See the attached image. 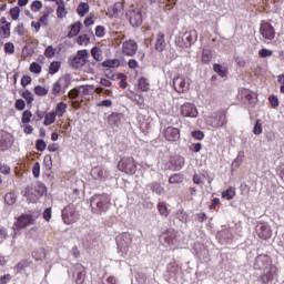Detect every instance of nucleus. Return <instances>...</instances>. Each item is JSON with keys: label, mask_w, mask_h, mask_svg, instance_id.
Segmentation results:
<instances>
[{"label": "nucleus", "mask_w": 284, "mask_h": 284, "mask_svg": "<svg viewBox=\"0 0 284 284\" xmlns=\"http://www.w3.org/2000/svg\"><path fill=\"white\" fill-rule=\"evenodd\" d=\"M10 17L13 21H19V17H21V9L19 7L11 8Z\"/></svg>", "instance_id": "e433bc0d"}, {"label": "nucleus", "mask_w": 284, "mask_h": 284, "mask_svg": "<svg viewBox=\"0 0 284 284\" xmlns=\"http://www.w3.org/2000/svg\"><path fill=\"white\" fill-rule=\"evenodd\" d=\"M155 50H158V52H163V50H165V38L163 33L156 36Z\"/></svg>", "instance_id": "393cba45"}, {"label": "nucleus", "mask_w": 284, "mask_h": 284, "mask_svg": "<svg viewBox=\"0 0 284 284\" xmlns=\"http://www.w3.org/2000/svg\"><path fill=\"white\" fill-rule=\"evenodd\" d=\"M22 97L26 99L27 103H32V101H34V94H32L30 91H24Z\"/></svg>", "instance_id": "bf43d9fd"}, {"label": "nucleus", "mask_w": 284, "mask_h": 284, "mask_svg": "<svg viewBox=\"0 0 284 284\" xmlns=\"http://www.w3.org/2000/svg\"><path fill=\"white\" fill-rule=\"evenodd\" d=\"M91 176L95 181H108V179L110 178V171H108V169L103 166H94L91 170Z\"/></svg>", "instance_id": "2eb2a0df"}, {"label": "nucleus", "mask_w": 284, "mask_h": 284, "mask_svg": "<svg viewBox=\"0 0 284 284\" xmlns=\"http://www.w3.org/2000/svg\"><path fill=\"white\" fill-rule=\"evenodd\" d=\"M14 32L19 34V37H23L26 34V28L23 27V23H20L16 27Z\"/></svg>", "instance_id": "e2e57ef3"}, {"label": "nucleus", "mask_w": 284, "mask_h": 284, "mask_svg": "<svg viewBox=\"0 0 284 284\" xmlns=\"http://www.w3.org/2000/svg\"><path fill=\"white\" fill-rule=\"evenodd\" d=\"M256 234L260 239L267 241V239H272V227H270V224L265 222H260L256 225Z\"/></svg>", "instance_id": "dca6fc26"}, {"label": "nucleus", "mask_w": 284, "mask_h": 284, "mask_svg": "<svg viewBox=\"0 0 284 284\" xmlns=\"http://www.w3.org/2000/svg\"><path fill=\"white\" fill-rule=\"evenodd\" d=\"M62 221L65 225H72V223H77V221H79V213L71 206H68L62 210Z\"/></svg>", "instance_id": "ddd939ff"}, {"label": "nucleus", "mask_w": 284, "mask_h": 284, "mask_svg": "<svg viewBox=\"0 0 284 284\" xmlns=\"http://www.w3.org/2000/svg\"><path fill=\"white\" fill-rule=\"evenodd\" d=\"M36 148L39 152H43V150H45V148H47V144L43 140H38Z\"/></svg>", "instance_id": "338daca9"}, {"label": "nucleus", "mask_w": 284, "mask_h": 284, "mask_svg": "<svg viewBox=\"0 0 284 284\" xmlns=\"http://www.w3.org/2000/svg\"><path fill=\"white\" fill-rule=\"evenodd\" d=\"M63 90H65L59 81H57L52 89H51V93L54 95V97H59L61 94V92H63Z\"/></svg>", "instance_id": "f704fd0d"}, {"label": "nucleus", "mask_w": 284, "mask_h": 284, "mask_svg": "<svg viewBox=\"0 0 284 284\" xmlns=\"http://www.w3.org/2000/svg\"><path fill=\"white\" fill-rule=\"evenodd\" d=\"M212 61V50L204 49L202 52V63H210Z\"/></svg>", "instance_id": "4c0bfd02"}, {"label": "nucleus", "mask_w": 284, "mask_h": 284, "mask_svg": "<svg viewBox=\"0 0 284 284\" xmlns=\"http://www.w3.org/2000/svg\"><path fill=\"white\" fill-rule=\"evenodd\" d=\"M163 136L166 141L174 143L181 139V130L179 128L168 126L163 131Z\"/></svg>", "instance_id": "a211bd4d"}, {"label": "nucleus", "mask_w": 284, "mask_h": 284, "mask_svg": "<svg viewBox=\"0 0 284 284\" xmlns=\"http://www.w3.org/2000/svg\"><path fill=\"white\" fill-rule=\"evenodd\" d=\"M69 274L72 275V278L77 284L85 283V267L83 265L81 264L73 265L70 268Z\"/></svg>", "instance_id": "9d476101"}, {"label": "nucleus", "mask_w": 284, "mask_h": 284, "mask_svg": "<svg viewBox=\"0 0 284 284\" xmlns=\"http://www.w3.org/2000/svg\"><path fill=\"white\" fill-rule=\"evenodd\" d=\"M50 19V12L43 13V16L39 19L41 26H48V21Z\"/></svg>", "instance_id": "0e129e2a"}, {"label": "nucleus", "mask_w": 284, "mask_h": 284, "mask_svg": "<svg viewBox=\"0 0 284 284\" xmlns=\"http://www.w3.org/2000/svg\"><path fill=\"white\" fill-rule=\"evenodd\" d=\"M110 205V195L108 194H98L93 195L91 199V209L94 214H101L108 212Z\"/></svg>", "instance_id": "7ed1b4c3"}, {"label": "nucleus", "mask_w": 284, "mask_h": 284, "mask_svg": "<svg viewBox=\"0 0 284 284\" xmlns=\"http://www.w3.org/2000/svg\"><path fill=\"white\" fill-rule=\"evenodd\" d=\"M4 203L7 205H14L17 203V194L14 192H9L4 195Z\"/></svg>", "instance_id": "c85d7f7f"}, {"label": "nucleus", "mask_w": 284, "mask_h": 284, "mask_svg": "<svg viewBox=\"0 0 284 284\" xmlns=\"http://www.w3.org/2000/svg\"><path fill=\"white\" fill-rule=\"evenodd\" d=\"M190 85H192V80L187 77L178 75L173 79V88L178 94L190 92Z\"/></svg>", "instance_id": "20e7f679"}, {"label": "nucleus", "mask_w": 284, "mask_h": 284, "mask_svg": "<svg viewBox=\"0 0 284 284\" xmlns=\"http://www.w3.org/2000/svg\"><path fill=\"white\" fill-rule=\"evenodd\" d=\"M88 65L89 68L84 69V72H88V74H94L97 68H99V64H97V62H89Z\"/></svg>", "instance_id": "5fc2aeb1"}, {"label": "nucleus", "mask_w": 284, "mask_h": 284, "mask_svg": "<svg viewBox=\"0 0 284 284\" xmlns=\"http://www.w3.org/2000/svg\"><path fill=\"white\" fill-rule=\"evenodd\" d=\"M79 32H81V22H75L74 24L71 26L68 37H70V38L77 37V34H79Z\"/></svg>", "instance_id": "c756f323"}, {"label": "nucleus", "mask_w": 284, "mask_h": 284, "mask_svg": "<svg viewBox=\"0 0 284 284\" xmlns=\"http://www.w3.org/2000/svg\"><path fill=\"white\" fill-rule=\"evenodd\" d=\"M10 26H11V23L8 22V19H6V17H2L0 19V37H1V39L10 38Z\"/></svg>", "instance_id": "412c9836"}, {"label": "nucleus", "mask_w": 284, "mask_h": 284, "mask_svg": "<svg viewBox=\"0 0 284 284\" xmlns=\"http://www.w3.org/2000/svg\"><path fill=\"white\" fill-rule=\"evenodd\" d=\"M213 70L216 72V74H219V77L223 78L227 75V69L221 64H214Z\"/></svg>", "instance_id": "2f4dec72"}, {"label": "nucleus", "mask_w": 284, "mask_h": 284, "mask_svg": "<svg viewBox=\"0 0 284 284\" xmlns=\"http://www.w3.org/2000/svg\"><path fill=\"white\" fill-rule=\"evenodd\" d=\"M118 170L124 172V174H136V162L134 158H123L118 163Z\"/></svg>", "instance_id": "423d86ee"}, {"label": "nucleus", "mask_w": 284, "mask_h": 284, "mask_svg": "<svg viewBox=\"0 0 284 284\" xmlns=\"http://www.w3.org/2000/svg\"><path fill=\"white\" fill-rule=\"evenodd\" d=\"M57 54V49H54L52 45L47 47L44 51V57L47 59H52Z\"/></svg>", "instance_id": "c03bdc74"}, {"label": "nucleus", "mask_w": 284, "mask_h": 284, "mask_svg": "<svg viewBox=\"0 0 284 284\" xmlns=\"http://www.w3.org/2000/svg\"><path fill=\"white\" fill-rule=\"evenodd\" d=\"M57 121V115L54 112L47 113L43 120V125H52Z\"/></svg>", "instance_id": "7c9ffc66"}, {"label": "nucleus", "mask_w": 284, "mask_h": 284, "mask_svg": "<svg viewBox=\"0 0 284 284\" xmlns=\"http://www.w3.org/2000/svg\"><path fill=\"white\" fill-rule=\"evenodd\" d=\"M199 34L196 33V30H191V31H185L182 36H181V41L182 48H190L192 45V43H194V41H196Z\"/></svg>", "instance_id": "f3484780"}, {"label": "nucleus", "mask_w": 284, "mask_h": 284, "mask_svg": "<svg viewBox=\"0 0 284 284\" xmlns=\"http://www.w3.org/2000/svg\"><path fill=\"white\" fill-rule=\"evenodd\" d=\"M47 192L45 185L40 182H36L29 186H27L23 196H26L29 203H37L40 196L44 195Z\"/></svg>", "instance_id": "f03ea898"}, {"label": "nucleus", "mask_w": 284, "mask_h": 284, "mask_svg": "<svg viewBox=\"0 0 284 284\" xmlns=\"http://www.w3.org/2000/svg\"><path fill=\"white\" fill-rule=\"evenodd\" d=\"M169 183L176 184L183 183V175L182 174H174L169 179Z\"/></svg>", "instance_id": "49530a36"}, {"label": "nucleus", "mask_w": 284, "mask_h": 284, "mask_svg": "<svg viewBox=\"0 0 284 284\" xmlns=\"http://www.w3.org/2000/svg\"><path fill=\"white\" fill-rule=\"evenodd\" d=\"M58 82L62 85L64 90H68L70 83H72V75L64 74L58 80Z\"/></svg>", "instance_id": "a878e982"}, {"label": "nucleus", "mask_w": 284, "mask_h": 284, "mask_svg": "<svg viewBox=\"0 0 284 284\" xmlns=\"http://www.w3.org/2000/svg\"><path fill=\"white\" fill-rule=\"evenodd\" d=\"M34 94H37L38 97H45L48 95V89L41 85H37L34 88Z\"/></svg>", "instance_id": "37998d69"}, {"label": "nucleus", "mask_w": 284, "mask_h": 284, "mask_svg": "<svg viewBox=\"0 0 284 284\" xmlns=\"http://www.w3.org/2000/svg\"><path fill=\"white\" fill-rule=\"evenodd\" d=\"M79 94H81V91L78 89H72L71 91H69L68 97L69 99H72V101H74V99H79Z\"/></svg>", "instance_id": "13d9d810"}, {"label": "nucleus", "mask_w": 284, "mask_h": 284, "mask_svg": "<svg viewBox=\"0 0 284 284\" xmlns=\"http://www.w3.org/2000/svg\"><path fill=\"white\" fill-rule=\"evenodd\" d=\"M80 90L81 97L90 95L91 90H94V85H82L78 88Z\"/></svg>", "instance_id": "ea45409f"}, {"label": "nucleus", "mask_w": 284, "mask_h": 284, "mask_svg": "<svg viewBox=\"0 0 284 284\" xmlns=\"http://www.w3.org/2000/svg\"><path fill=\"white\" fill-rule=\"evenodd\" d=\"M180 114L184 119H196L199 116V109L194 103L186 102L180 106Z\"/></svg>", "instance_id": "6e6552de"}, {"label": "nucleus", "mask_w": 284, "mask_h": 284, "mask_svg": "<svg viewBox=\"0 0 284 284\" xmlns=\"http://www.w3.org/2000/svg\"><path fill=\"white\" fill-rule=\"evenodd\" d=\"M77 10L80 17H85L90 12V4L88 2H80Z\"/></svg>", "instance_id": "bb28decb"}, {"label": "nucleus", "mask_w": 284, "mask_h": 284, "mask_svg": "<svg viewBox=\"0 0 284 284\" xmlns=\"http://www.w3.org/2000/svg\"><path fill=\"white\" fill-rule=\"evenodd\" d=\"M158 210H159V212H160V214L162 215V216H169V212H168V206L165 205V203H159L158 204Z\"/></svg>", "instance_id": "603ef678"}, {"label": "nucleus", "mask_w": 284, "mask_h": 284, "mask_svg": "<svg viewBox=\"0 0 284 284\" xmlns=\"http://www.w3.org/2000/svg\"><path fill=\"white\" fill-rule=\"evenodd\" d=\"M273 52L270 49H262L260 50V57H262V59H265L267 57H272Z\"/></svg>", "instance_id": "69168bd1"}, {"label": "nucleus", "mask_w": 284, "mask_h": 284, "mask_svg": "<svg viewBox=\"0 0 284 284\" xmlns=\"http://www.w3.org/2000/svg\"><path fill=\"white\" fill-rule=\"evenodd\" d=\"M205 123L206 125H210V128H223L225 123H227V116L225 115V112L220 111L206 118Z\"/></svg>", "instance_id": "39448f33"}, {"label": "nucleus", "mask_w": 284, "mask_h": 284, "mask_svg": "<svg viewBox=\"0 0 284 284\" xmlns=\"http://www.w3.org/2000/svg\"><path fill=\"white\" fill-rule=\"evenodd\" d=\"M65 112H68V104H65L64 102H59L55 105V110L53 111V114L55 116H63V114H65Z\"/></svg>", "instance_id": "b1692460"}, {"label": "nucleus", "mask_w": 284, "mask_h": 284, "mask_svg": "<svg viewBox=\"0 0 284 284\" xmlns=\"http://www.w3.org/2000/svg\"><path fill=\"white\" fill-rule=\"evenodd\" d=\"M90 57V52L88 50H80L78 51L74 59L71 61L72 68H75L79 70L80 68H83L88 63V59Z\"/></svg>", "instance_id": "f8f14e48"}, {"label": "nucleus", "mask_w": 284, "mask_h": 284, "mask_svg": "<svg viewBox=\"0 0 284 284\" xmlns=\"http://www.w3.org/2000/svg\"><path fill=\"white\" fill-rule=\"evenodd\" d=\"M101 48L94 47L91 50V54L95 61H103V55L101 54Z\"/></svg>", "instance_id": "72a5a7b5"}, {"label": "nucleus", "mask_w": 284, "mask_h": 284, "mask_svg": "<svg viewBox=\"0 0 284 284\" xmlns=\"http://www.w3.org/2000/svg\"><path fill=\"white\" fill-rule=\"evenodd\" d=\"M260 34L263 41H273L274 37H276V31L270 22L262 21L260 26Z\"/></svg>", "instance_id": "1a4fd4ad"}, {"label": "nucleus", "mask_w": 284, "mask_h": 284, "mask_svg": "<svg viewBox=\"0 0 284 284\" xmlns=\"http://www.w3.org/2000/svg\"><path fill=\"white\" fill-rule=\"evenodd\" d=\"M185 165V160L181 156L175 158V170H181Z\"/></svg>", "instance_id": "680f3d73"}, {"label": "nucleus", "mask_w": 284, "mask_h": 284, "mask_svg": "<svg viewBox=\"0 0 284 284\" xmlns=\"http://www.w3.org/2000/svg\"><path fill=\"white\" fill-rule=\"evenodd\" d=\"M87 241L89 243V247H97V245H99V240L97 239V235H94V234H89L87 236Z\"/></svg>", "instance_id": "79ce46f5"}, {"label": "nucleus", "mask_w": 284, "mask_h": 284, "mask_svg": "<svg viewBox=\"0 0 284 284\" xmlns=\"http://www.w3.org/2000/svg\"><path fill=\"white\" fill-rule=\"evenodd\" d=\"M30 72H33V74H41V64L37 62L31 63Z\"/></svg>", "instance_id": "864d4df0"}, {"label": "nucleus", "mask_w": 284, "mask_h": 284, "mask_svg": "<svg viewBox=\"0 0 284 284\" xmlns=\"http://www.w3.org/2000/svg\"><path fill=\"white\" fill-rule=\"evenodd\" d=\"M164 241L168 243V245H174L176 243V233H174V231L169 232L164 237Z\"/></svg>", "instance_id": "c9c22d12"}, {"label": "nucleus", "mask_w": 284, "mask_h": 284, "mask_svg": "<svg viewBox=\"0 0 284 284\" xmlns=\"http://www.w3.org/2000/svg\"><path fill=\"white\" fill-rule=\"evenodd\" d=\"M41 8H43V3L39 0H34L31 3V10L32 12H39L41 10Z\"/></svg>", "instance_id": "09e8293b"}, {"label": "nucleus", "mask_w": 284, "mask_h": 284, "mask_svg": "<svg viewBox=\"0 0 284 284\" xmlns=\"http://www.w3.org/2000/svg\"><path fill=\"white\" fill-rule=\"evenodd\" d=\"M32 256L36 261H43L45 258V250L38 248L33 251Z\"/></svg>", "instance_id": "473e14b6"}, {"label": "nucleus", "mask_w": 284, "mask_h": 284, "mask_svg": "<svg viewBox=\"0 0 284 284\" xmlns=\"http://www.w3.org/2000/svg\"><path fill=\"white\" fill-rule=\"evenodd\" d=\"M139 50V44L134 40H126L122 43V52L126 57H134Z\"/></svg>", "instance_id": "6ab92c4d"}, {"label": "nucleus", "mask_w": 284, "mask_h": 284, "mask_svg": "<svg viewBox=\"0 0 284 284\" xmlns=\"http://www.w3.org/2000/svg\"><path fill=\"white\" fill-rule=\"evenodd\" d=\"M193 183H195V185H201V183H205V174H195L193 176Z\"/></svg>", "instance_id": "8fccbe9b"}, {"label": "nucleus", "mask_w": 284, "mask_h": 284, "mask_svg": "<svg viewBox=\"0 0 284 284\" xmlns=\"http://www.w3.org/2000/svg\"><path fill=\"white\" fill-rule=\"evenodd\" d=\"M123 12V4L122 2H116L114 6H112L109 11L108 16L109 17H119Z\"/></svg>", "instance_id": "5701e85b"}, {"label": "nucleus", "mask_w": 284, "mask_h": 284, "mask_svg": "<svg viewBox=\"0 0 284 284\" xmlns=\"http://www.w3.org/2000/svg\"><path fill=\"white\" fill-rule=\"evenodd\" d=\"M236 196V189L229 187L226 191L222 192V199H225L226 201H232Z\"/></svg>", "instance_id": "cd10ccee"}, {"label": "nucleus", "mask_w": 284, "mask_h": 284, "mask_svg": "<svg viewBox=\"0 0 284 284\" xmlns=\"http://www.w3.org/2000/svg\"><path fill=\"white\" fill-rule=\"evenodd\" d=\"M12 143H14V138H12V134L1 130L0 131V150H8V148H12Z\"/></svg>", "instance_id": "aec40b11"}, {"label": "nucleus", "mask_w": 284, "mask_h": 284, "mask_svg": "<svg viewBox=\"0 0 284 284\" xmlns=\"http://www.w3.org/2000/svg\"><path fill=\"white\" fill-rule=\"evenodd\" d=\"M103 68H119V60H106L102 63Z\"/></svg>", "instance_id": "a18cd8bd"}, {"label": "nucleus", "mask_w": 284, "mask_h": 284, "mask_svg": "<svg viewBox=\"0 0 284 284\" xmlns=\"http://www.w3.org/2000/svg\"><path fill=\"white\" fill-rule=\"evenodd\" d=\"M253 133L256 134V136H258V134H263V124H261L260 120L255 122Z\"/></svg>", "instance_id": "de8ad7c7"}, {"label": "nucleus", "mask_w": 284, "mask_h": 284, "mask_svg": "<svg viewBox=\"0 0 284 284\" xmlns=\"http://www.w3.org/2000/svg\"><path fill=\"white\" fill-rule=\"evenodd\" d=\"M126 17L130 21V24L133 28H138V26H141L143 23V16L141 14V10L132 7L128 12Z\"/></svg>", "instance_id": "9b49d317"}, {"label": "nucleus", "mask_w": 284, "mask_h": 284, "mask_svg": "<svg viewBox=\"0 0 284 284\" xmlns=\"http://www.w3.org/2000/svg\"><path fill=\"white\" fill-rule=\"evenodd\" d=\"M254 267L255 270L262 272L257 277V281L261 284H268L274 281V275L276 274V266L272 264V258L270 257V255H258L255 258Z\"/></svg>", "instance_id": "f257e3e1"}, {"label": "nucleus", "mask_w": 284, "mask_h": 284, "mask_svg": "<svg viewBox=\"0 0 284 284\" xmlns=\"http://www.w3.org/2000/svg\"><path fill=\"white\" fill-rule=\"evenodd\" d=\"M32 172H33V176H36V179H39L41 174V164H39V162H36L33 164Z\"/></svg>", "instance_id": "6e6d98bb"}, {"label": "nucleus", "mask_w": 284, "mask_h": 284, "mask_svg": "<svg viewBox=\"0 0 284 284\" xmlns=\"http://www.w3.org/2000/svg\"><path fill=\"white\" fill-rule=\"evenodd\" d=\"M4 51L7 54H14V44L12 42H7L4 44Z\"/></svg>", "instance_id": "052dcab7"}, {"label": "nucleus", "mask_w": 284, "mask_h": 284, "mask_svg": "<svg viewBox=\"0 0 284 284\" xmlns=\"http://www.w3.org/2000/svg\"><path fill=\"white\" fill-rule=\"evenodd\" d=\"M139 88L142 92H148L150 90V82L145 78L139 80Z\"/></svg>", "instance_id": "58836bf2"}, {"label": "nucleus", "mask_w": 284, "mask_h": 284, "mask_svg": "<svg viewBox=\"0 0 284 284\" xmlns=\"http://www.w3.org/2000/svg\"><path fill=\"white\" fill-rule=\"evenodd\" d=\"M60 68H61V62H59V61L51 62V64L49 67V74H57V72H59Z\"/></svg>", "instance_id": "a19ab883"}, {"label": "nucleus", "mask_w": 284, "mask_h": 284, "mask_svg": "<svg viewBox=\"0 0 284 284\" xmlns=\"http://www.w3.org/2000/svg\"><path fill=\"white\" fill-rule=\"evenodd\" d=\"M239 94L243 103H252V99H254V93L248 89H241Z\"/></svg>", "instance_id": "4be33fe9"}, {"label": "nucleus", "mask_w": 284, "mask_h": 284, "mask_svg": "<svg viewBox=\"0 0 284 284\" xmlns=\"http://www.w3.org/2000/svg\"><path fill=\"white\" fill-rule=\"evenodd\" d=\"M57 16L59 19H65V17H68V10L65 9V7H58Z\"/></svg>", "instance_id": "3c124183"}, {"label": "nucleus", "mask_w": 284, "mask_h": 284, "mask_svg": "<svg viewBox=\"0 0 284 284\" xmlns=\"http://www.w3.org/2000/svg\"><path fill=\"white\" fill-rule=\"evenodd\" d=\"M119 253L122 256H128V252H130V246L132 245V235L131 234H123L116 240Z\"/></svg>", "instance_id": "0eeeda50"}, {"label": "nucleus", "mask_w": 284, "mask_h": 284, "mask_svg": "<svg viewBox=\"0 0 284 284\" xmlns=\"http://www.w3.org/2000/svg\"><path fill=\"white\" fill-rule=\"evenodd\" d=\"M277 82L281 83L280 91L284 94V73L277 75Z\"/></svg>", "instance_id": "774afa93"}, {"label": "nucleus", "mask_w": 284, "mask_h": 284, "mask_svg": "<svg viewBox=\"0 0 284 284\" xmlns=\"http://www.w3.org/2000/svg\"><path fill=\"white\" fill-rule=\"evenodd\" d=\"M32 119V112L27 110L22 113V123H30Z\"/></svg>", "instance_id": "4d7b16f0"}, {"label": "nucleus", "mask_w": 284, "mask_h": 284, "mask_svg": "<svg viewBox=\"0 0 284 284\" xmlns=\"http://www.w3.org/2000/svg\"><path fill=\"white\" fill-rule=\"evenodd\" d=\"M34 224V217L30 214H24L18 219V221L13 224L14 232L18 230H23V227H28V225Z\"/></svg>", "instance_id": "4468645a"}]
</instances>
